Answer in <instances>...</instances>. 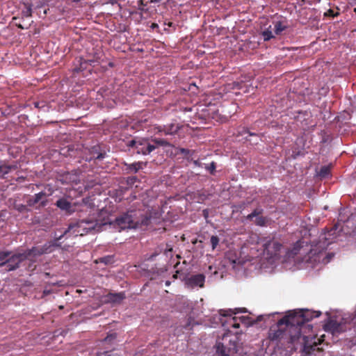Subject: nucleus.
Wrapping results in <instances>:
<instances>
[{
	"label": "nucleus",
	"mask_w": 356,
	"mask_h": 356,
	"mask_svg": "<svg viewBox=\"0 0 356 356\" xmlns=\"http://www.w3.org/2000/svg\"><path fill=\"white\" fill-rule=\"evenodd\" d=\"M302 321L296 316H286L280 319L277 323L270 327L268 332V338L271 341L286 340L290 344L289 348L296 349L298 344L302 345V351L308 353L316 345L313 341L315 338L309 336H301Z\"/></svg>",
	"instance_id": "1"
},
{
	"label": "nucleus",
	"mask_w": 356,
	"mask_h": 356,
	"mask_svg": "<svg viewBox=\"0 0 356 356\" xmlns=\"http://www.w3.org/2000/svg\"><path fill=\"white\" fill-rule=\"evenodd\" d=\"M56 246H60V245L55 241L54 242L47 243L41 248H33L31 250L24 251V252L15 254L9 258L8 257L6 264L7 270H14L17 269L22 261L28 259L31 255L35 257L43 254L50 253L54 250V248Z\"/></svg>",
	"instance_id": "2"
},
{
	"label": "nucleus",
	"mask_w": 356,
	"mask_h": 356,
	"mask_svg": "<svg viewBox=\"0 0 356 356\" xmlns=\"http://www.w3.org/2000/svg\"><path fill=\"white\" fill-rule=\"evenodd\" d=\"M106 223L99 224L96 220H81L75 223L70 224L68 229L64 232V234L70 233L74 236H83L91 231H99L102 226Z\"/></svg>",
	"instance_id": "3"
},
{
	"label": "nucleus",
	"mask_w": 356,
	"mask_h": 356,
	"mask_svg": "<svg viewBox=\"0 0 356 356\" xmlns=\"http://www.w3.org/2000/svg\"><path fill=\"white\" fill-rule=\"evenodd\" d=\"M134 229L143 228L149 225L151 220V215L145 210H130L129 211Z\"/></svg>",
	"instance_id": "4"
},
{
	"label": "nucleus",
	"mask_w": 356,
	"mask_h": 356,
	"mask_svg": "<svg viewBox=\"0 0 356 356\" xmlns=\"http://www.w3.org/2000/svg\"><path fill=\"white\" fill-rule=\"evenodd\" d=\"M263 246L264 253L269 256V257H274L279 255L282 248V245L275 240L268 241L265 243Z\"/></svg>",
	"instance_id": "5"
},
{
	"label": "nucleus",
	"mask_w": 356,
	"mask_h": 356,
	"mask_svg": "<svg viewBox=\"0 0 356 356\" xmlns=\"http://www.w3.org/2000/svg\"><path fill=\"white\" fill-rule=\"evenodd\" d=\"M113 226L118 229L119 232L127 229H134L129 212L127 211V213L117 218L113 223Z\"/></svg>",
	"instance_id": "6"
},
{
	"label": "nucleus",
	"mask_w": 356,
	"mask_h": 356,
	"mask_svg": "<svg viewBox=\"0 0 356 356\" xmlns=\"http://www.w3.org/2000/svg\"><path fill=\"white\" fill-rule=\"evenodd\" d=\"M324 330L332 334H337L346 330V325L345 323H338L337 321L331 319L325 324Z\"/></svg>",
	"instance_id": "7"
},
{
	"label": "nucleus",
	"mask_w": 356,
	"mask_h": 356,
	"mask_svg": "<svg viewBox=\"0 0 356 356\" xmlns=\"http://www.w3.org/2000/svg\"><path fill=\"white\" fill-rule=\"evenodd\" d=\"M216 351L220 356H235L237 353L236 344L232 345V347L226 348L223 343L218 342L216 345Z\"/></svg>",
	"instance_id": "8"
},
{
	"label": "nucleus",
	"mask_w": 356,
	"mask_h": 356,
	"mask_svg": "<svg viewBox=\"0 0 356 356\" xmlns=\"http://www.w3.org/2000/svg\"><path fill=\"white\" fill-rule=\"evenodd\" d=\"M274 26V34L279 35L282 33L289 27L288 22L286 19L280 18L273 22Z\"/></svg>",
	"instance_id": "9"
},
{
	"label": "nucleus",
	"mask_w": 356,
	"mask_h": 356,
	"mask_svg": "<svg viewBox=\"0 0 356 356\" xmlns=\"http://www.w3.org/2000/svg\"><path fill=\"white\" fill-rule=\"evenodd\" d=\"M205 280V277L202 274H198L195 275H193L191 277H189L187 281L186 284L191 287L195 286H200L203 287L204 283Z\"/></svg>",
	"instance_id": "10"
},
{
	"label": "nucleus",
	"mask_w": 356,
	"mask_h": 356,
	"mask_svg": "<svg viewBox=\"0 0 356 356\" xmlns=\"http://www.w3.org/2000/svg\"><path fill=\"white\" fill-rule=\"evenodd\" d=\"M46 196V193L44 192H40L35 195L31 197L27 200V204L29 206H33L35 204L40 202L42 206H45L47 203V200H43Z\"/></svg>",
	"instance_id": "11"
},
{
	"label": "nucleus",
	"mask_w": 356,
	"mask_h": 356,
	"mask_svg": "<svg viewBox=\"0 0 356 356\" xmlns=\"http://www.w3.org/2000/svg\"><path fill=\"white\" fill-rule=\"evenodd\" d=\"M179 126L177 124L170 123L169 124L163 125V127H159V132H163L165 135H173L177 133L179 130Z\"/></svg>",
	"instance_id": "12"
},
{
	"label": "nucleus",
	"mask_w": 356,
	"mask_h": 356,
	"mask_svg": "<svg viewBox=\"0 0 356 356\" xmlns=\"http://www.w3.org/2000/svg\"><path fill=\"white\" fill-rule=\"evenodd\" d=\"M56 205L61 210L66 211L68 213H72L74 211L73 206L71 202L67 199L61 198L57 200Z\"/></svg>",
	"instance_id": "13"
},
{
	"label": "nucleus",
	"mask_w": 356,
	"mask_h": 356,
	"mask_svg": "<svg viewBox=\"0 0 356 356\" xmlns=\"http://www.w3.org/2000/svg\"><path fill=\"white\" fill-rule=\"evenodd\" d=\"M125 298V294L120 293H110L106 296V302L111 303H120Z\"/></svg>",
	"instance_id": "14"
},
{
	"label": "nucleus",
	"mask_w": 356,
	"mask_h": 356,
	"mask_svg": "<svg viewBox=\"0 0 356 356\" xmlns=\"http://www.w3.org/2000/svg\"><path fill=\"white\" fill-rule=\"evenodd\" d=\"M157 146L151 144H147L145 147H140L139 146H136L137 152L142 153L143 154H149L152 151H154Z\"/></svg>",
	"instance_id": "15"
},
{
	"label": "nucleus",
	"mask_w": 356,
	"mask_h": 356,
	"mask_svg": "<svg viewBox=\"0 0 356 356\" xmlns=\"http://www.w3.org/2000/svg\"><path fill=\"white\" fill-rule=\"evenodd\" d=\"M246 320H247V318L245 316H241L239 318L232 317L229 320L228 323L230 325H232V327H233L234 328H238L240 327L239 321H241L242 323H245Z\"/></svg>",
	"instance_id": "16"
},
{
	"label": "nucleus",
	"mask_w": 356,
	"mask_h": 356,
	"mask_svg": "<svg viewBox=\"0 0 356 356\" xmlns=\"http://www.w3.org/2000/svg\"><path fill=\"white\" fill-rule=\"evenodd\" d=\"M22 15L25 17H30L32 15V5L29 3H24V8L22 10Z\"/></svg>",
	"instance_id": "17"
},
{
	"label": "nucleus",
	"mask_w": 356,
	"mask_h": 356,
	"mask_svg": "<svg viewBox=\"0 0 356 356\" xmlns=\"http://www.w3.org/2000/svg\"><path fill=\"white\" fill-rule=\"evenodd\" d=\"M246 309L245 308L243 309H235L234 310L229 309V310H222L220 312V314L222 316H232L233 314H236L238 312H245Z\"/></svg>",
	"instance_id": "18"
},
{
	"label": "nucleus",
	"mask_w": 356,
	"mask_h": 356,
	"mask_svg": "<svg viewBox=\"0 0 356 356\" xmlns=\"http://www.w3.org/2000/svg\"><path fill=\"white\" fill-rule=\"evenodd\" d=\"M261 35L263 36L264 41H268L270 39L274 38L275 35L271 31V26H270L268 28L262 31Z\"/></svg>",
	"instance_id": "19"
},
{
	"label": "nucleus",
	"mask_w": 356,
	"mask_h": 356,
	"mask_svg": "<svg viewBox=\"0 0 356 356\" xmlns=\"http://www.w3.org/2000/svg\"><path fill=\"white\" fill-rule=\"evenodd\" d=\"M321 315L320 312H309L307 310L302 316L305 318L306 321H309L311 318H317Z\"/></svg>",
	"instance_id": "20"
},
{
	"label": "nucleus",
	"mask_w": 356,
	"mask_h": 356,
	"mask_svg": "<svg viewBox=\"0 0 356 356\" xmlns=\"http://www.w3.org/2000/svg\"><path fill=\"white\" fill-rule=\"evenodd\" d=\"M9 252H3L0 253V266L7 264L8 257L10 256Z\"/></svg>",
	"instance_id": "21"
},
{
	"label": "nucleus",
	"mask_w": 356,
	"mask_h": 356,
	"mask_svg": "<svg viewBox=\"0 0 356 356\" xmlns=\"http://www.w3.org/2000/svg\"><path fill=\"white\" fill-rule=\"evenodd\" d=\"M262 213H263L262 209H260V208L255 209L251 213L248 215L247 219L252 220L254 217L259 216V215H261Z\"/></svg>",
	"instance_id": "22"
},
{
	"label": "nucleus",
	"mask_w": 356,
	"mask_h": 356,
	"mask_svg": "<svg viewBox=\"0 0 356 356\" xmlns=\"http://www.w3.org/2000/svg\"><path fill=\"white\" fill-rule=\"evenodd\" d=\"M300 248H301V246H300V242L298 241L295 244L293 248L287 252L288 256L291 257V255L297 254L298 252H299Z\"/></svg>",
	"instance_id": "23"
},
{
	"label": "nucleus",
	"mask_w": 356,
	"mask_h": 356,
	"mask_svg": "<svg viewBox=\"0 0 356 356\" xmlns=\"http://www.w3.org/2000/svg\"><path fill=\"white\" fill-rule=\"evenodd\" d=\"M267 220L265 217L263 216H257L254 220V223L258 226H265L266 224Z\"/></svg>",
	"instance_id": "24"
},
{
	"label": "nucleus",
	"mask_w": 356,
	"mask_h": 356,
	"mask_svg": "<svg viewBox=\"0 0 356 356\" xmlns=\"http://www.w3.org/2000/svg\"><path fill=\"white\" fill-rule=\"evenodd\" d=\"M330 174V168L327 166H323L321 168L318 175L322 177H325Z\"/></svg>",
	"instance_id": "25"
},
{
	"label": "nucleus",
	"mask_w": 356,
	"mask_h": 356,
	"mask_svg": "<svg viewBox=\"0 0 356 356\" xmlns=\"http://www.w3.org/2000/svg\"><path fill=\"white\" fill-rule=\"evenodd\" d=\"M154 141L156 146H170V143L164 139H155Z\"/></svg>",
	"instance_id": "26"
},
{
	"label": "nucleus",
	"mask_w": 356,
	"mask_h": 356,
	"mask_svg": "<svg viewBox=\"0 0 356 356\" xmlns=\"http://www.w3.org/2000/svg\"><path fill=\"white\" fill-rule=\"evenodd\" d=\"M142 167H141V163H132L131 165H129V168L134 171V172H137L138 170L139 169H140Z\"/></svg>",
	"instance_id": "27"
},
{
	"label": "nucleus",
	"mask_w": 356,
	"mask_h": 356,
	"mask_svg": "<svg viewBox=\"0 0 356 356\" xmlns=\"http://www.w3.org/2000/svg\"><path fill=\"white\" fill-rule=\"evenodd\" d=\"M210 241L212 245V250H214L219 243V238L217 236H212Z\"/></svg>",
	"instance_id": "28"
},
{
	"label": "nucleus",
	"mask_w": 356,
	"mask_h": 356,
	"mask_svg": "<svg viewBox=\"0 0 356 356\" xmlns=\"http://www.w3.org/2000/svg\"><path fill=\"white\" fill-rule=\"evenodd\" d=\"M116 337H117L116 333H112V334H108L107 337L104 339V341L110 342L112 340L115 339Z\"/></svg>",
	"instance_id": "29"
},
{
	"label": "nucleus",
	"mask_w": 356,
	"mask_h": 356,
	"mask_svg": "<svg viewBox=\"0 0 356 356\" xmlns=\"http://www.w3.org/2000/svg\"><path fill=\"white\" fill-rule=\"evenodd\" d=\"M100 262L104 263V264H108L111 261L112 257H102L100 259Z\"/></svg>",
	"instance_id": "30"
},
{
	"label": "nucleus",
	"mask_w": 356,
	"mask_h": 356,
	"mask_svg": "<svg viewBox=\"0 0 356 356\" xmlns=\"http://www.w3.org/2000/svg\"><path fill=\"white\" fill-rule=\"evenodd\" d=\"M207 169L208 170H209L211 173L213 174V172L215 171V169H216V164H215V163L214 162L211 163L209 166H208L207 168Z\"/></svg>",
	"instance_id": "31"
},
{
	"label": "nucleus",
	"mask_w": 356,
	"mask_h": 356,
	"mask_svg": "<svg viewBox=\"0 0 356 356\" xmlns=\"http://www.w3.org/2000/svg\"><path fill=\"white\" fill-rule=\"evenodd\" d=\"M10 169V167L9 166H3V167H1V171L4 173V174H6L8 172L9 170Z\"/></svg>",
	"instance_id": "32"
},
{
	"label": "nucleus",
	"mask_w": 356,
	"mask_h": 356,
	"mask_svg": "<svg viewBox=\"0 0 356 356\" xmlns=\"http://www.w3.org/2000/svg\"><path fill=\"white\" fill-rule=\"evenodd\" d=\"M98 356H110L108 352H104L98 354Z\"/></svg>",
	"instance_id": "33"
},
{
	"label": "nucleus",
	"mask_w": 356,
	"mask_h": 356,
	"mask_svg": "<svg viewBox=\"0 0 356 356\" xmlns=\"http://www.w3.org/2000/svg\"><path fill=\"white\" fill-rule=\"evenodd\" d=\"M136 144L137 143L134 140H132L129 143V146L133 147L134 145H136Z\"/></svg>",
	"instance_id": "34"
},
{
	"label": "nucleus",
	"mask_w": 356,
	"mask_h": 356,
	"mask_svg": "<svg viewBox=\"0 0 356 356\" xmlns=\"http://www.w3.org/2000/svg\"><path fill=\"white\" fill-rule=\"evenodd\" d=\"M50 293H51V291L49 290H47V289L44 290V291H43V293L44 296H47V295L49 294Z\"/></svg>",
	"instance_id": "35"
},
{
	"label": "nucleus",
	"mask_w": 356,
	"mask_h": 356,
	"mask_svg": "<svg viewBox=\"0 0 356 356\" xmlns=\"http://www.w3.org/2000/svg\"><path fill=\"white\" fill-rule=\"evenodd\" d=\"M17 26L18 28H19L21 29H27V27L23 26L21 24H17Z\"/></svg>",
	"instance_id": "36"
},
{
	"label": "nucleus",
	"mask_w": 356,
	"mask_h": 356,
	"mask_svg": "<svg viewBox=\"0 0 356 356\" xmlns=\"http://www.w3.org/2000/svg\"><path fill=\"white\" fill-rule=\"evenodd\" d=\"M165 284V286H169L170 284V281H166Z\"/></svg>",
	"instance_id": "37"
},
{
	"label": "nucleus",
	"mask_w": 356,
	"mask_h": 356,
	"mask_svg": "<svg viewBox=\"0 0 356 356\" xmlns=\"http://www.w3.org/2000/svg\"><path fill=\"white\" fill-rule=\"evenodd\" d=\"M191 325V320L189 321V322L187 323V325L185 326V327L186 328L187 327L190 326Z\"/></svg>",
	"instance_id": "38"
},
{
	"label": "nucleus",
	"mask_w": 356,
	"mask_h": 356,
	"mask_svg": "<svg viewBox=\"0 0 356 356\" xmlns=\"http://www.w3.org/2000/svg\"><path fill=\"white\" fill-rule=\"evenodd\" d=\"M181 152H185L186 150L185 149H181Z\"/></svg>",
	"instance_id": "39"
},
{
	"label": "nucleus",
	"mask_w": 356,
	"mask_h": 356,
	"mask_svg": "<svg viewBox=\"0 0 356 356\" xmlns=\"http://www.w3.org/2000/svg\"><path fill=\"white\" fill-rule=\"evenodd\" d=\"M354 11L356 13V8L354 9Z\"/></svg>",
	"instance_id": "40"
}]
</instances>
